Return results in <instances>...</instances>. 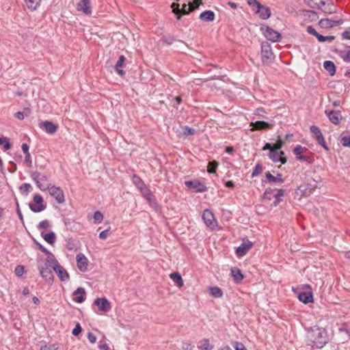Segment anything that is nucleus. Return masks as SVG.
<instances>
[{"mask_svg": "<svg viewBox=\"0 0 350 350\" xmlns=\"http://www.w3.org/2000/svg\"><path fill=\"white\" fill-rule=\"evenodd\" d=\"M31 189V187L28 183H24L21 187L20 189L24 192L28 193L30 189Z\"/></svg>", "mask_w": 350, "mask_h": 350, "instance_id": "nucleus-60", "label": "nucleus"}, {"mask_svg": "<svg viewBox=\"0 0 350 350\" xmlns=\"http://www.w3.org/2000/svg\"><path fill=\"white\" fill-rule=\"evenodd\" d=\"M262 172V167L260 164H257L252 172V176L254 177L260 174Z\"/></svg>", "mask_w": 350, "mask_h": 350, "instance_id": "nucleus-50", "label": "nucleus"}, {"mask_svg": "<svg viewBox=\"0 0 350 350\" xmlns=\"http://www.w3.org/2000/svg\"><path fill=\"white\" fill-rule=\"evenodd\" d=\"M260 30L262 32L265 37L267 38L269 40H271L272 42H278L281 38V35L278 31H275L274 29L268 26H261Z\"/></svg>", "mask_w": 350, "mask_h": 350, "instance_id": "nucleus-5", "label": "nucleus"}, {"mask_svg": "<svg viewBox=\"0 0 350 350\" xmlns=\"http://www.w3.org/2000/svg\"><path fill=\"white\" fill-rule=\"evenodd\" d=\"M33 200V203L29 205V208L33 212L38 213L44 210L46 206L43 204V198L40 195H34Z\"/></svg>", "mask_w": 350, "mask_h": 350, "instance_id": "nucleus-9", "label": "nucleus"}, {"mask_svg": "<svg viewBox=\"0 0 350 350\" xmlns=\"http://www.w3.org/2000/svg\"><path fill=\"white\" fill-rule=\"evenodd\" d=\"M37 264L38 270H40V267H42L44 269L45 267L49 268L51 267L49 264H48V262L43 258L39 257L37 261Z\"/></svg>", "mask_w": 350, "mask_h": 350, "instance_id": "nucleus-45", "label": "nucleus"}, {"mask_svg": "<svg viewBox=\"0 0 350 350\" xmlns=\"http://www.w3.org/2000/svg\"><path fill=\"white\" fill-rule=\"evenodd\" d=\"M252 243L248 240L243 241L242 244L237 247L236 250V254L239 257L245 256L249 250L251 249Z\"/></svg>", "mask_w": 350, "mask_h": 350, "instance_id": "nucleus-18", "label": "nucleus"}, {"mask_svg": "<svg viewBox=\"0 0 350 350\" xmlns=\"http://www.w3.org/2000/svg\"><path fill=\"white\" fill-rule=\"evenodd\" d=\"M234 347L235 350H247L244 345L239 342H235L234 343Z\"/></svg>", "mask_w": 350, "mask_h": 350, "instance_id": "nucleus-57", "label": "nucleus"}, {"mask_svg": "<svg viewBox=\"0 0 350 350\" xmlns=\"http://www.w3.org/2000/svg\"><path fill=\"white\" fill-rule=\"evenodd\" d=\"M94 304L98 307V310L103 313L108 312L111 308L110 302L105 297L96 299Z\"/></svg>", "mask_w": 350, "mask_h": 350, "instance_id": "nucleus-10", "label": "nucleus"}, {"mask_svg": "<svg viewBox=\"0 0 350 350\" xmlns=\"http://www.w3.org/2000/svg\"><path fill=\"white\" fill-rule=\"evenodd\" d=\"M14 272L17 276H21L24 273V267L18 265L15 268Z\"/></svg>", "mask_w": 350, "mask_h": 350, "instance_id": "nucleus-55", "label": "nucleus"}, {"mask_svg": "<svg viewBox=\"0 0 350 350\" xmlns=\"http://www.w3.org/2000/svg\"><path fill=\"white\" fill-rule=\"evenodd\" d=\"M98 349L100 350H109V347L105 342L103 343L100 342V344L98 345Z\"/></svg>", "mask_w": 350, "mask_h": 350, "instance_id": "nucleus-64", "label": "nucleus"}, {"mask_svg": "<svg viewBox=\"0 0 350 350\" xmlns=\"http://www.w3.org/2000/svg\"><path fill=\"white\" fill-rule=\"evenodd\" d=\"M273 123H269L265 121H256L252 122L250 123V126H252L251 129L252 131H254L256 130H268L271 129L273 126Z\"/></svg>", "mask_w": 350, "mask_h": 350, "instance_id": "nucleus-13", "label": "nucleus"}, {"mask_svg": "<svg viewBox=\"0 0 350 350\" xmlns=\"http://www.w3.org/2000/svg\"><path fill=\"white\" fill-rule=\"evenodd\" d=\"M307 32L311 35L316 36V37L318 35V33L316 31V29L314 28H313L312 26H308L307 27Z\"/></svg>", "mask_w": 350, "mask_h": 350, "instance_id": "nucleus-63", "label": "nucleus"}, {"mask_svg": "<svg viewBox=\"0 0 350 350\" xmlns=\"http://www.w3.org/2000/svg\"><path fill=\"white\" fill-rule=\"evenodd\" d=\"M72 295L74 301L82 303L85 299V291L83 287H79L73 292Z\"/></svg>", "mask_w": 350, "mask_h": 350, "instance_id": "nucleus-22", "label": "nucleus"}, {"mask_svg": "<svg viewBox=\"0 0 350 350\" xmlns=\"http://www.w3.org/2000/svg\"><path fill=\"white\" fill-rule=\"evenodd\" d=\"M256 13L259 14L260 18L265 20L270 17L271 11L270 9L262 5H258V8L254 10Z\"/></svg>", "mask_w": 350, "mask_h": 350, "instance_id": "nucleus-21", "label": "nucleus"}, {"mask_svg": "<svg viewBox=\"0 0 350 350\" xmlns=\"http://www.w3.org/2000/svg\"><path fill=\"white\" fill-rule=\"evenodd\" d=\"M47 258L45 259V260L49 264L51 267L53 268L55 267V265H59V262L55 259L54 255L51 254V252L49 254H47Z\"/></svg>", "mask_w": 350, "mask_h": 350, "instance_id": "nucleus-39", "label": "nucleus"}, {"mask_svg": "<svg viewBox=\"0 0 350 350\" xmlns=\"http://www.w3.org/2000/svg\"><path fill=\"white\" fill-rule=\"evenodd\" d=\"M266 178L270 183L279 182L282 183L284 180L281 178V175L278 174V176H273L269 172L266 173Z\"/></svg>", "mask_w": 350, "mask_h": 350, "instance_id": "nucleus-36", "label": "nucleus"}, {"mask_svg": "<svg viewBox=\"0 0 350 350\" xmlns=\"http://www.w3.org/2000/svg\"><path fill=\"white\" fill-rule=\"evenodd\" d=\"M342 23V19L332 20V19H329V18H323L319 21L320 26L323 28H331L333 27L340 25Z\"/></svg>", "mask_w": 350, "mask_h": 350, "instance_id": "nucleus-20", "label": "nucleus"}, {"mask_svg": "<svg viewBox=\"0 0 350 350\" xmlns=\"http://www.w3.org/2000/svg\"><path fill=\"white\" fill-rule=\"evenodd\" d=\"M196 133V131L189 126H185L184 129V134L186 135H194Z\"/></svg>", "mask_w": 350, "mask_h": 350, "instance_id": "nucleus-58", "label": "nucleus"}, {"mask_svg": "<svg viewBox=\"0 0 350 350\" xmlns=\"http://www.w3.org/2000/svg\"><path fill=\"white\" fill-rule=\"evenodd\" d=\"M263 150H269V157L272 161L281 162L282 164H285L286 163V159L284 157L280 155L278 151L277 150L272 149L271 145L269 143H266L265 145L262 148Z\"/></svg>", "mask_w": 350, "mask_h": 350, "instance_id": "nucleus-4", "label": "nucleus"}, {"mask_svg": "<svg viewBox=\"0 0 350 350\" xmlns=\"http://www.w3.org/2000/svg\"><path fill=\"white\" fill-rule=\"evenodd\" d=\"M77 267L81 272H85L88 270L89 260L88 258L82 253L78 254L76 256Z\"/></svg>", "mask_w": 350, "mask_h": 350, "instance_id": "nucleus-12", "label": "nucleus"}, {"mask_svg": "<svg viewBox=\"0 0 350 350\" xmlns=\"http://www.w3.org/2000/svg\"><path fill=\"white\" fill-rule=\"evenodd\" d=\"M133 184L137 187L138 189L144 187L146 184L142 180V178L136 174H134L132 178Z\"/></svg>", "mask_w": 350, "mask_h": 350, "instance_id": "nucleus-37", "label": "nucleus"}, {"mask_svg": "<svg viewBox=\"0 0 350 350\" xmlns=\"http://www.w3.org/2000/svg\"><path fill=\"white\" fill-rule=\"evenodd\" d=\"M218 162L216 161H213L208 163L207 167V172L209 174H213L216 172V169L218 167Z\"/></svg>", "mask_w": 350, "mask_h": 350, "instance_id": "nucleus-41", "label": "nucleus"}, {"mask_svg": "<svg viewBox=\"0 0 350 350\" xmlns=\"http://www.w3.org/2000/svg\"><path fill=\"white\" fill-rule=\"evenodd\" d=\"M169 276L178 287L181 288L183 286L184 282L181 275L178 272L172 273L170 274Z\"/></svg>", "mask_w": 350, "mask_h": 350, "instance_id": "nucleus-26", "label": "nucleus"}, {"mask_svg": "<svg viewBox=\"0 0 350 350\" xmlns=\"http://www.w3.org/2000/svg\"><path fill=\"white\" fill-rule=\"evenodd\" d=\"M312 6L321 9L325 13L334 12L335 8L333 4L326 5L327 0H310Z\"/></svg>", "mask_w": 350, "mask_h": 350, "instance_id": "nucleus-7", "label": "nucleus"}, {"mask_svg": "<svg viewBox=\"0 0 350 350\" xmlns=\"http://www.w3.org/2000/svg\"><path fill=\"white\" fill-rule=\"evenodd\" d=\"M183 350H193V346L190 342H183L182 344Z\"/></svg>", "mask_w": 350, "mask_h": 350, "instance_id": "nucleus-54", "label": "nucleus"}, {"mask_svg": "<svg viewBox=\"0 0 350 350\" xmlns=\"http://www.w3.org/2000/svg\"><path fill=\"white\" fill-rule=\"evenodd\" d=\"M39 272L41 277L44 278L46 282L51 283L53 281L52 271L49 267H45L44 269L42 267H40Z\"/></svg>", "mask_w": 350, "mask_h": 350, "instance_id": "nucleus-23", "label": "nucleus"}, {"mask_svg": "<svg viewBox=\"0 0 350 350\" xmlns=\"http://www.w3.org/2000/svg\"><path fill=\"white\" fill-rule=\"evenodd\" d=\"M185 185L189 188L193 189L196 192H203L206 190V187L204 184L198 180H187L185 183Z\"/></svg>", "mask_w": 350, "mask_h": 350, "instance_id": "nucleus-16", "label": "nucleus"}, {"mask_svg": "<svg viewBox=\"0 0 350 350\" xmlns=\"http://www.w3.org/2000/svg\"><path fill=\"white\" fill-rule=\"evenodd\" d=\"M284 145V142L279 137L273 146H271L272 149L280 150Z\"/></svg>", "mask_w": 350, "mask_h": 350, "instance_id": "nucleus-52", "label": "nucleus"}, {"mask_svg": "<svg viewBox=\"0 0 350 350\" xmlns=\"http://www.w3.org/2000/svg\"><path fill=\"white\" fill-rule=\"evenodd\" d=\"M202 219L206 226L211 230L216 228L217 222L215 219L213 213L208 209H206L202 213Z\"/></svg>", "mask_w": 350, "mask_h": 350, "instance_id": "nucleus-8", "label": "nucleus"}, {"mask_svg": "<svg viewBox=\"0 0 350 350\" xmlns=\"http://www.w3.org/2000/svg\"><path fill=\"white\" fill-rule=\"evenodd\" d=\"M327 116H328V118L329 119V120L336 124L339 122V120H340V113L336 111H330L328 113H327Z\"/></svg>", "mask_w": 350, "mask_h": 350, "instance_id": "nucleus-33", "label": "nucleus"}, {"mask_svg": "<svg viewBox=\"0 0 350 350\" xmlns=\"http://www.w3.org/2000/svg\"><path fill=\"white\" fill-rule=\"evenodd\" d=\"M341 57L345 62H350V46L340 53Z\"/></svg>", "mask_w": 350, "mask_h": 350, "instance_id": "nucleus-42", "label": "nucleus"}, {"mask_svg": "<svg viewBox=\"0 0 350 350\" xmlns=\"http://www.w3.org/2000/svg\"><path fill=\"white\" fill-rule=\"evenodd\" d=\"M285 194V190L282 189H275V192L274 193L275 200L273 202V205L275 206H278L280 202L282 201V197Z\"/></svg>", "mask_w": 350, "mask_h": 350, "instance_id": "nucleus-30", "label": "nucleus"}, {"mask_svg": "<svg viewBox=\"0 0 350 350\" xmlns=\"http://www.w3.org/2000/svg\"><path fill=\"white\" fill-rule=\"evenodd\" d=\"M139 190L140 191L143 197L145 198L150 204H156V199L146 185L140 188Z\"/></svg>", "mask_w": 350, "mask_h": 350, "instance_id": "nucleus-19", "label": "nucleus"}, {"mask_svg": "<svg viewBox=\"0 0 350 350\" xmlns=\"http://www.w3.org/2000/svg\"><path fill=\"white\" fill-rule=\"evenodd\" d=\"M25 161L29 167H31L32 166V161L30 154H25Z\"/></svg>", "mask_w": 350, "mask_h": 350, "instance_id": "nucleus-61", "label": "nucleus"}, {"mask_svg": "<svg viewBox=\"0 0 350 350\" xmlns=\"http://www.w3.org/2000/svg\"><path fill=\"white\" fill-rule=\"evenodd\" d=\"M4 145L5 150H9L11 147V145L6 137H0V146Z\"/></svg>", "mask_w": 350, "mask_h": 350, "instance_id": "nucleus-48", "label": "nucleus"}, {"mask_svg": "<svg viewBox=\"0 0 350 350\" xmlns=\"http://www.w3.org/2000/svg\"><path fill=\"white\" fill-rule=\"evenodd\" d=\"M40 128L44 129L48 134H54L58 129V125L52 122L46 120L39 123Z\"/></svg>", "mask_w": 350, "mask_h": 350, "instance_id": "nucleus-14", "label": "nucleus"}, {"mask_svg": "<svg viewBox=\"0 0 350 350\" xmlns=\"http://www.w3.org/2000/svg\"><path fill=\"white\" fill-rule=\"evenodd\" d=\"M198 348L200 350H213L214 346L210 343V341L207 338H203L198 342Z\"/></svg>", "mask_w": 350, "mask_h": 350, "instance_id": "nucleus-25", "label": "nucleus"}, {"mask_svg": "<svg viewBox=\"0 0 350 350\" xmlns=\"http://www.w3.org/2000/svg\"><path fill=\"white\" fill-rule=\"evenodd\" d=\"M41 235L44 239V241H46L50 245H53L55 243L56 240V236L53 232H50L46 234L41 232Z\"/></svg>", "mask_w": 350, "mask_h": 350, "instance_id": "nucleus-31", "label": "nucleus"}, {"mask_svg": "<svg viewBox=\"0 0 350 350\" xmlns=\"http://www.w3.org/2000/svg\"><path fill=\"white\" fill-rule=\"evenodd\" d=\"M310 132L312 133L314 137L317 139L318 143L323 147L325 150H328L327 146H326L324 137L323 136V134L319 129V128L317 126L312 125L310 126Z\"/></svg>", "mask_w": 350, "mask_h": 350, "instance_id": "nucleus-11", "label": "nucleus"}, {"mask_svg": "<svg viewBox=\"0 0 350 350\" xmlns=\"http://www.w3.org/2000/svg\"><path fill=\"white\" fill-rule=\"evenodd\" d=\"M200 19L206 22L213 21L215 19V14L211 10L205 11L200 14Z\"/></svg>", "mask_w": 350, "mask_h": 350, "instance_id": "nucleus-27", "label": "nucleus"}, {"mask_svg": "<svg viewBox=\"0 0 350 350\" xmlns=\"http://www.w3.org/2000/svg\"><path fill=\"white\" fill-rule=\"evenodd\" d=\"M93 218L95 224H99L103 219V215L100 211H97L94 213Z\"/></svg>", "mask_w": 350, "mask_h": 350, "instance_id": "nucleus-46", "label": "nucleus"}, {"mask_svg": "<svg viewBox=\"0 0 350 350\" xmlns=\"http://www.w3.org/2000/svg\"><path fill=\"white\" fill-rule=\"evenodd\" d=\"M81 327L79 323H77L75 327L72 329V334L74 336H78L81 332Z\"/></svg>", "mask_w": 350, "mask_h": 350, "instance_id": "nucleus-59", "label": "nucleus"}, {"mask_svg": "<svg viewBox=\"0 0 350 350\" xmlns=\"http://www.w3.org/2000/svg\"><path fill=\"white\" fill-rule=\"evenodd\" d=\"M247 2L254 10L258 8V5H260L256 0H247Z\"/></svg>", "mask_w": 350, "mask_h": 350, "instance_id": "nucleus-56", "label": "nucleus"}, {"mask_svg": "<svg viewBox=\"0 0 350 350\" xmlns=\"http://www.w3.org/2000/svg\"><path fill=\"white\" fill-rule=\"evenodd\" d=\"M54 271L57 273L59 280L62 282L68 281L70 278V275L67 271L59 264L55 265L53 269Z\"/></svg>", "mask_w": 350, "mask_h": 350, "instance_id": "nucleus-17", "label": "nucleus"}, {"mask_svg": "<svg viewBox=\"0 0 350 350\" xmlns=\"http://www.w3.org/2000/svg\"><path fill=\"white\" fill-rule=\"evenodd\" d=\"M231 274L237 282H241L243 279V275L242 274L241 270L238 268L234 267L231 269Z\"/></svg>", "mask_w": 350, "mask_h": 350, "instance_id": "nucleus-32", "label": "nucleus"}, {"mask_svg": "<svg viewBox=\"0 0 350 350\" xmlns=\"http://www.w3.org/2000/svg\"><path fill=\"white\" fill-rule=\"evenodd\" d=\"M25 3L30 11H35L40 5L41 0H25Z\"/></svg>", "mask_w": 350, "mask_h": 350, "instance_id": "nucleus-28", "label": "nucleus"}, {"mask_svg": "<svg viewBox=\"0 0 350 350\" xmlns=\"http://www.w3.org/2000/svg\"><path fill=\"white\" fill-rule=\"evenodd\" d=\"M340 142L342 144V146L350 147V135L342 137Z\"/></svg>", "mask_w": 350, "mask_h": 350, "instance_id": "nucleus-53", "label": "nucleus"}, {"mask_svg": "<svg viewBox=\"0 0 350 350\" xmlns=\"http://www.w3.org/2000/svg\"><path fill=\"white\" fill-rule=\"evenodd\" d=\"M308 151V149L305 147H302L301 145H297L293 148V154L295 155L296 159H297L299 157L304 154Z\"/></svg>", "mask_w": 350, "mask_h": 350, "instance_id": "nucleus-35", "label": "nucleus"}, {"mask_svg": "<svg viewBox=\"0 0 350 350\" xmlns=\"http://www.w3.org/2000/svg\"><path fill=\"white\" fill-rule=\"evenodd\" d=\"M180 5L178 3L174 2L171 8H172V12L177 15V19L180 18V9L179 8Z\"/></svg>", "mask_w": 350, "mask_h": 350, "instance_id": "nucleus-43", "label": "nucleus"}, {"mask_svg": "<svg viewBox=\"0 0 350 350\" xmlns=\"http://www.w3.org/2000/svg\"><path fill=\"white\" fill-rule=\"evenodd\" d=\"M275 192V189H267L262 196L263 199L271 200L273 198H274V193Z\"/></svg>", "mask_w": 350, "mask_h": 350, "instance_id": "nucleus-38", "label": "nucleus"}, {"mask_svg": "<svg viewBox=\"0 0 350 350\" xmlns=\"http://www.w3.org/2000/svg\"><path fill=\"white\" fill-rule=\"evenodd\" d=\"M317 38L319 42H323L325 41H332L334 39V36H323L321 34H319L317 36Z\"/></svg>", "mask_w": 350, "mask_h": 350, "instance_id": "nucleus-47", "label": "nucleus"}, {"mask_svg": "<svg viewBox=\"0 0 350 350\" xmlns=\"http://www.w3.org/2000/svg\"><path fill=\"white\" fill-rule=\"evenodd\" d=\"M210 293L215 297H221L223 295L221 290L217 286L209 288Z\"/></svg>", "mask_w": 350, "mask_h": 350, "instance_id": "nucleus-40", "label": "nucleus"}, {"mask_svg": "<svg viewBox=\"0 0 350 350\" xmlns=\"http://www.w3.org/2000/svg\"><path fill=\"white\" fill-rule=\"evenodd\" d=\"M31 177L36 182L38 187L41 191H46L47 185L44 183L48 181V178L46 175L42 174L38 172H33L31 174Z\"/></svg>", "mask_w": 350, "mask_h": 350, "instance_id": "nucleus-6", "label": "nucleus"}, {"mask_svg": "<svg viewBox=\"0 0 350 350\" xmlns=\"http://www.w3.org/2000/svg\"><path fill=\"white\" fill-rule=\"evenodd\" d=\"M307 339L309 345L321 349L327 342L328 336L325 329L314 325L308 329Z\"/></svg>", "mask_w": 350, "mask_h": 350, "instance_id": "nucleus-1", "label": "nucleus"}, {"mask_svg": "<svg viewBox=\"0 0 350 350\" xmlns=\"http://www.w3.org/2000/svg\"><path fill=\"white\" fill-rule=\"evenodd\" d=\"M77 10L86 15L92 14V6L90 0H80L77 5Z\"/></svg>", "mask_w": 350, "mask_h": 350, "instance_id": "nucleus-15", "label": "nucleus"}, {"mask_svg": "<svg viewBox=\"0 0 350 350\" xmlns=\"http://www.w3.org/2000/svg\"><path fill=\"white\" fill-rule=\"evenodd\" d=\"M46 190L49 194L54 197L58 204H63L65 202V197L63 190L59 187L47 185Z\"/></svg>", "mask_w": 350, "mask_h": 350, "instance_id": "nucleus-3", "label": "nucleus"}, {"mask_svg": "<svg viewBox=\"0 0 350 350\" xmlns=\"http://www.w3.org/2000/svg\"><path fill=\"white\" fill-rule=\"evenodd\" d=\"M57 347L55 345H44L42 347L41 350H57Z\"/></svg>", "mask_w": 350, "mask_h": 350, "instance_id": "nucleus-62", "label": "nucleus"}, {"mask_svg": "<svg viewBox=\"0 0 350 350\" xmlns=\"http://www.w3.org/2000/svg\"><path fill=\"white\" fill-rule=\"evenodd\" d=\"M297 160L301 161V162H307L308 163H312V158L306 154H303L302 155L299 157Z\"/></svg>", "mask_w": 350, "mask_h": 350, "instance_id": "nucleus-49", "label": "nucleus"}, {"mask_svg": "<svg viewBox=\"0 0 350 350\" xmlns=\"http://www.w3.org/2000/svg\"><path fill=\"white\" fill-rule=\"evenodd\" d=\"M275 59L271 46L267 42L261 43V59L263 64H270Z\"/></svg>", "mask_w": 350, "mask_h": 350, "instance_id": "nucleus-2", "label": "nucleus"}, {"mask_svg": "<svg viewBox=\"0 0 350 350\" xmlns=\"http://www.w3.org/2000/svg\"><path fill=\"white\" fill-rule=\"evenodd\" d=\"M325 69L329 72L331 75H334L336 72V66L331 61H325L323 64Z\"/></svg>", "mask_w": 350, "mask_h": 350, "instance_id": "nucleus-34", "label": "nucleus"}, {"mask_svg": "<svg viewBox=\"0 0 350 350\" xmlns=\"http://www.w3.org/2000/svg\"><path fill=\"white\" fill-rule=\"evenodd\" d=\"M51 227V224L48 220H42L39 223L38 228L39 229H47Z\"/></svg>", "mask_w": 350, "mask_h": 350, "instance_id": "nucleus-51", "label": "nucleus"}, {"mask_svg": "<svg viewBox=\"0 0 350 350\" xmlns=\"http://www.w3.org/2000/svg\"><path fill=\"white\" fill-rule=\"evenodd\" d=\"M126 58L124 55H120L119 57V59L116 64L115 69L117 73L121 76H122L124 74V71L121 69V68L123 66L124 62H125Z\"/></svg>", "mask_w": 350, "mask_h": 350, "instance_id": "nucleus-29", "label": "nucleus"}, {"mask_svg": "<svg viewBox=\"0 0 350 350\" xmlns=\"http://www.w3.org/2000/svg\"><path fill=\"white\" fill-rule=\"evenodd\" d=\"M202 3V0H193V2L188 4V6H189V11H193L197 9Z\"/></svg>", "mask_w": 350, "mask_h": 350, "instance_id": "nucleus-44", "label": "nucleus"}, {"mask_svg": "<svg viewBox=\"0 0 350 350\" xmlns=\"http://www.w3.org/2000/svg\"><path fill=\"white\" fill-rule=\"evenodd\" d=\"M299 300L304 304H309L313 302V295L311 291L301 292L298 296Z\"/></svg>", "mask_w": 350, "mask_h": 350, "instance_id": "nucleus-24", "label": "nucleus"}]
</instances>
